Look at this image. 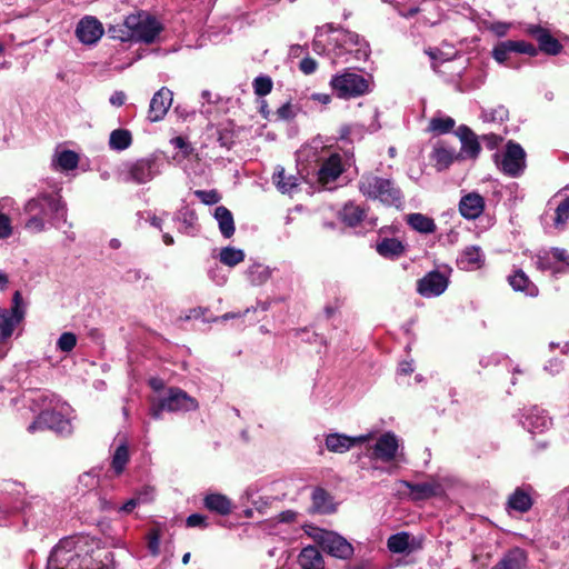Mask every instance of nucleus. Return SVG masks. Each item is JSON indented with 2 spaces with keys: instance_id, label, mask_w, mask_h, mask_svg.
I'll list each match as a JSON object with an SVG mask.
<instances>
[{
  "instance_id": "obj_1",
  "label": "nucleus",
  "mask_w": 569,
  "mask_h": 569,
  "mask_svg": "<svg viewBox=\"0 0 569 569\" xmlns=\"http://www.w3.org/2000/svg\"><path fill=\"white\" fill-rule=\"evenodd\" d=\"M24 212L29 216L24 228L32 233L44 231L47 223L56 228L67 223V207L58 193H41L30 199Z\"/></svg>"
},
{
  "instance_id": "obj_2",
  "label": "nucleus",
  "mask_w": 569,
  "mask_h": 569,
  "mask_svg": "<svg viewBox=\"0 0 569 569\" xmlns=\"http://www.w3.org/2000/svg\"><path fill=\"white\" fill-rule=\"evenodd\" d=\"M124 29H112L113 38L121 41L151 43L162 30L159 21L146 13L129 14L123 21Z\"/></svg>"
},
{
  "instance_id": "obj_3",
  "label": "nucleus",
  "mask_w": 569,
  "mask_h": 569,
  "mask_svg": "<svg viewBox=\"0 0 569 569\" xmlns=\"http://www.w3.org/2000/svg\"><path fill=\"white\" fill-rule=\"evenodd\" d=\"M50 406L52 408L43 409L29 426V431L33 432L46 427L60 435H70L72 432L71 407L66 402H61L54 396L50 398Z\"/></svg>"
},
{
  "instance_id": "obj_4",
  "label": "nucleus",
  "mask_w": 569,
  "mask_h": 569,
  "mask_svg": "<svg viewBox=\"0 0 569 569\" xmlns=\"http://www.w3.org/2000/svg\"><path fill=\"white\" fill-rule=\"evenodd\" d=\"M360 192L373 200H379L383 204L399 208L402 203V194L392 180L381 178L375 174H363L359 180Z\"/></svg>"
},
{
  "instance_id": "obj_5",
  "label": "nucleus",
  "mask_w": 569,
  "mask_h": 569,
  "mask_svg": "<svg viewBox=\"0 0 569 569\" xmlns=\"http://www.w3.org/2000/svg\"><path fill=\"white\" fill-rule=\"evenodd\" d=\"M330 87L341 99L357 98L370 91L369 81L361 74L350 71L335 74L330 80Z\"/></svg>"
},
{
  "instance_id": "obj_6",
  "label": "nucleus",
  "mask_w": 569,
  "mask_h": 569,
  "mask_svg": "<svg viewBox=\"0 0 569 569\" xmlns=\"http://www.w3.org/2000/svg\"><path fill=\"white\" fill-rule=\"evenodd\" d=\"M160 171V162L156 158H142L124 163L121 179L126 182L142 184L151 181Z\"/></svg>"
},
{
  "instance_id": "obj_7",
  "label": "nucleus",
  "mask_w": 569,
  "mask_h": 569,
  "mask_svg": "<svg viewBox=\"0 0 569 569\" xmlns=\"http://www.w3.org/2000/svg\"><path fill=\"white\" fill-rule=\"evenodd\" d=\"M313 539L325 552L338 559H349L355 552L353 546L335 531L317 529L313 533Z\"/></svg>"
},
{
  "instance_id": "obj_8",
  "label": "nucleus",
  "mask_w": 569,
  "mask_h": 569,
  "mask_svg": "<svg viewBox=\"0 0 569 569\" xmlns=\"http://www.w3.org/2000/svg\"><path fill=\"white\" fill-rule=\"evenodd\" d=\"M535 264L537 269L550 271L553 276L569 272V254L565 249L551 248L536 254Z\"/></svg>"
},
{
  "instance_id": "obj_9",
  "label": "nucleus",
  "mask_w": 569,
  "mask_h": 569,
  "mask_svg": "<svg viewBox=\"0 0 569 569\" xmlns=\"http://www.w3.org/2000/svg\"><path fill=\"white\" fill-rule=\"evenodd\" d=\"M497 166L509 177L516 178L521 176L526 169L525 150L520 144L509 141Z\"/></svg>"
},
{
  "instance_id": "obj_10",
  "label": "nucleus",
  "mask_w": 569,
  "mask_h": 569,
  "mask_svg": "<svg viewBox=\"0 0 569 569\" xmlns=\"http://www.w3.org/2000/svg\"><path fill=\"white\" fill-rule=\"evenodd\" d=\"M335 42L337 48L340 49L337 54L351 53L357 60H367L369 57L370 49L368 42L355 32L340 30L335 38Z\"/></svg>"
},
{
  "instance_id": "obj_11",
  "label": "nucleus",
  "mask_w": 569,
  "mask_h": 569,
  "mask_svg": "<svg viewBox=\"0 0 569 569\" xmlns=\"http://www.w3.org/2000/svg\"><path fill=\"white\" fill-rule=\"evenodd\" d=\"M399 440L392 432H385L368 448V457L371 460L391 462L397 458Z\"/></svg>"
},
{
  "instance_id": "obj_12",
  "label": "nucleus",
  "mask_w": 569,
  "mask_h": 569,
  "mask_svg": "<svg viewBox=\"0 0 569 569\" xmlns=\"http://www.w3.org/2000/svg\"><path fill=\"white\" fill-rule=\"evenodd\" d=\"M449 284V277L438 270L428 272L417 283V291L426 298L442 295Z\"/></svg>"
},
{
  "instance_id": "obj_13",
  "label": "nucleus",
  "mask_w": 569,
  "mask_h": 569,
  "mask_svg": "<svg viewBox=\"0 0 569 569\" xmlns=\"http://www.w3.org/2000/svg\"><path fill=\"white\" fill-rule=\"evenodd\" d=\"M345 171V164L342 158L337 152H331L327 158L321 160L318 169V181L327 187L335 182L341 173Z\"/></svg>"
},
{
  "instance_id": "obj_14",
  "label": "nucleus",
  "mask_w": 569,
  "mask_h": 569,
  "mask_svg": "<svg viewBox=\"0 0 569 569\" xmlns=\"http://www.w3.org/2000/svg\"><path fill=\"white\" fill-rule=\"evenodd\" d=\"M525 31L538 41V50L550 56H557L561 52L562 44L546 28L539 24H528Z\"/></svg>"
},
{
  "instance_id": "obj_15",
  "label": "nucleus",
  "mask_w": 569,
  "mask_h": 569,
  "mask_svg": "<svg viewBox=\"0 0 569 569\" xmlns=\"http://www.w3.org/2000/svg\"><path fill=\"white\" fill-rule=\"evenodd\" d=\"M163 406L169 412L193 411L198 409V401L183 390L172 388L163 398Z\"/></svg>"
},
{
  "instance_id": "obj_16",
  "label": "nucleus",
  "mask_w": 569,
  "mask_h": 569,
  "mask_svg": "<svg viewBox=\"0 0 569 569\" xmlns=\"http://www.w3.org/2000/svg\"><path fill=\"white\" fill-rule=\"evenodd\" d=\"M76 34L80 42L93 44L102 37L103 27L97 18L87 16L78 22Z\"/></svg>"
},
{
  "instance_id": "obj_17",
  "label": "nucleus",
  "mask_w": 569,
  "mask_h": 569,
  "mask_svg": "<svg viewBox=\"0 0 569 569\" xmlns=\"http://www.w3.org/2000/svg\"><path fill=\"white\" fill-rule=\"evenodd\" d=\"M371 433L349 437L342 433H330L326 437V447L331 452L343 453L356 445L365 443L371 439Z\"/></svg>"
},
{
  "instance_id": "obj_18",
  "label": "nucleus",
  "mask_w": 569,
  "mask_h": 569,
  "mask_svg": "<svg viewBox=\"0 0 569 569\" xmlns=\"http://www.w3.org/2000/svg\"><path fill=\"white\" fill-rule=\"evenodd\" d=\"M172 104V92L166 88L162 87L160 90H158L149 106V112H148V119L151 122L160 121L164 118L167 114L169 108Z\"/></svg>"
},
{
  "instance_id": "obj_19",
  "label": "nucleus",
  "mask_w": 569,
  "mask_h": 569,
  "mask_svg": "<svg viewBox=\"0 0 569 569\" xmlns=\"http://www.w3.org/2000/svg\"><path fill=\"white\" fill-rule=\"evenodd\" d=\"M485 210V199L477 192H470L463 196L459 201V211L468 220H475L481 216Z\"/></svg>"
},
{
  "instance_id": "obj_20",
  "label": "nucleus",
  "mask_w": 569,
  "mask_h": 569,
  "mask_svg": "<svg viewBox=\"0 0 569 569\" xmlns=\"http://www.w3.org/2000/svg\"><path fill=\"white\" fill-rule=\"evenodd\" d=\"M485 263V254L480 247H466L457 259V264L461 270L475 271L480 269Z\"/></svg>"
},
{
  "instance_id": "obj_21",
  "label": "nucleus",
  "mask_w": 569,
  "mask_h": 569,
  "mask_svg": "<svg viewBox=\"0 0 569 569\" xmlns=\"http://www.w3.org/2000/svg\"><path fill=\"white\" fill-rule=\"evenodd\" d=\"M401 483L410 490L413 500H426L439 496L442 492V487L437 480H431L421 483H412L409 481H401Z\"/></svg>"
},
{
  "instance_id": "obj_22",
  "label": "nucleus",
  "mask_w": 569,
  "mask_h": 569,
  "mask_svg": "<svg viewBox=\"0 0 569 569\" xmlns=\"http://www.w3.org/2000/svg\"><path fill=\"white\" fill-rule=\"evenodd\" d=\"M523 417L522 426L530 432H541L551 423L546 412L538 407L530 408Z\"/></svg>"
},
{
  "instance_id": "obj_23",
  "label": "nucleus",
  "mask_w": 569,
  "mask_h": 569,
  "mask_svg": "<svg viewBox=\"0 0 569 569\" xmlns=\"http://www.w3.org/2000/svg\"><path fill=\"white\" fill-rule=\"evenodd\" d=\"M558 198L561 199L555 208L553 227L557 230L562 231L569 223V196L563 194V190H561L552 197L549 204Z\"/></svg>"
},
{
  "instance_id": "obj_24",
  "label": "nucleus",
  "mask_w": 569,
  "mask_h": 569,
  "mask_svg": "<svg viewBox=\"0 0 569 569\" xmlns=\"http://www.w3.org/2000/svg\"><path fill=\"white\" fill-rule=\"evenodd\" d=\"M461 140V151L458 153L459 158H477L480 152V144L475 133L466 126L459 128Z\"/></svg>"
},
{
  "instance_id": "obj_25",
  "label": "nucleus",
  "mask_w": 569,
  "mask_h": 569,
  "mask_svg": "<svg viewBox=\"0 0 569 569\" xmlns=\"http://www.w3.org/2000/svg\"><path fill=\"white\" fill-rule=\"evenodd\" d=\"M213 217L218 222V227L222 237L230 239L236 231L234 220L231 211L224 206H218L213 211Z\"/></svg>"
},
{
  "instance_id": "obj_26",
  "label": "nucleus",
  "mask_w": 569,
  "mask_h": 569,
  "mask_svg": "<svg viewBox=\"0 0 569 569\" xmlns=\"http://www.w3.org/2000/svg\"><path fill=\"white\" fill-rule=\"evenodd\" d=\"M527 563V553L520 548L509 550L503 558L491 569H523Z\"/></svg>"
},
{
  "instance_id": "obj_27",
  "label": "nucleus",
  "mask_w": 569,
  "mask_h": 569,
  "mask_svg": "<svg viewBox=\"0 0 569 569\" xmlns=\"http://www.w3.org/2000/svg\"><path fill=\"white\" fill-rule=\"evenodd\" d=\"M23 312H13L12 310L0 307V337L2 340L10 338L16 326L22 320Z\"/></svg>"
},
{
  "instance_id": "obj_28",
  "label": "nucleus",
  "mask_w": 569,
  "mask_h": 569,
  "mask_svg": "<svg viewBox=\"0 0 569 569\" xmlns=\"http://www.w3.org/2000/svg\"><path fill=\"white\" fill-rule=\"evenodd\" d=\"M387 546L393 553H409L417 548L415 539L408 532H399L390 536Z\"/></svg>"
},
{
  "instance_id": "obj_29",
  "label": "nucleus",
  "mask_w": 569,
  "mask_h": 569,
  "mask_svg": "<svg viewBox=\"0 0 569 569\" xmlns=\"http://www.w3.org/2000/svg\"><path fill=\"white\" fill-rule=\"evenodd\" d=\"M377 252L387 259H397L405 253L403 243L396 238H383L376 246Z\"/></svg>"
},
{
  "instance_id": "obj_30",
  "label": "nucleus",
  "mask_w": 569,
  "mask_h": 569,
  "mask_svg": "<svg viewBox=\"0 0 569 569\" xmlns=\"http://www.w3.org/2000/svg\"><path fill=\"white\" fill-rule=\"evenodd\" d=\"M299 563L302 569H325V561L320 551L313 547H305L299 555Z\"/></svg>"
},
{
  "instance_id": "obj_31",
  "label": "nucleus",
  "mask_w": 569,
  "mask_h": 569,
  "mask_svg": "<svg viewBox=\"0 0 569 569\" xmlns=\"http://www.w3.org/2000/svg\"><path fill=\"white\" fill-rule=\"evenodd\" d=\"M26 525L37 526L43 520L46 505L41 499H34L22 508Z\"/></svg>"
},
{
  "instance_id": "obj_32",
  "label": "nucleus",
  "mask_w": 569,
  "mask_h": 569,
  "mask_svg": "<svg viewBox=\"0 0 569 569\" xmlns=\"http://www.w3.org/2000/svg\"><path fill=\"white\" fill-rule=\"evenodd\" d=\"M406 221L417 232L429 234L436 231L433 219L426 214L410 213L406 217Z\"/></svg>"
},
{
  "instance_id": "obj_33",
  "label": "nucleus",
  "mask_w": 569,
  "mask_h": 569,
  "mask_svg": "<svg viewBox=\"0 0 569 569\" xmlns=\"http://www.w3.org/2000/svg\"><path fill=\"white\" fill-rule=\"evenodd\" d=\"M509 283L516 291L525 292L527 296L536 297L538 288L532 283L522 270L516 271L509 277Z\"/></svg>"
},
{
  "instance_id": "obj_34",
  "label": "nucleus",
  "mask_w": 569,
  "mask_h": 569,
  "mask_svg": "<svg viewBox=\"0 0 569 569\" xmlns=\"http://www.w3.org/2000/svg\"><path fill=\"white\" fill-rule=\"evenodd\" d=\"M298 178L293 174H286L282 167H277L273 174L272 181L282 193H290L298 187Z\"/></svg>"
},
{
  "instance_id": "obj_35",
  "label": "nucleus",
  "mask_w": 569,
  "mask_h": 569,
  "mask_svg": "<svg viewBox=\"0 0 569 569\" xmlns=\"http://www.w3.org/2000/svg\"><path fill=\"white\" fill-rule=\"evenodd\" d=\"M204 507L214 511L219 515H228L231 511V501L223 495L220 493H211L206 496L203 500Z\"/></svg>"
},
{
  "instance_id": "obj_36",
  "label": "nucleus",
  "mask_w": 569,
  "mask_h": 569,
  "mask_svg": "<svg viewBox=\"0 0 569 569\" xmlns=\"http://www.w3.org/2000/svg\"><path fill=\"white\" fill-rule=\"evenodd\" d=\"M432 158L436 162V168L441 171L450 167L455 160L459 158L453 149L447 147H437L433 150Z\"/></svg>"
},
{
  "instance_id": "obj_37",
  "label": "nucleus",
  "mask_w": 569,
  "mask_h": 569,
  "mask_svg": "<svg viewBox=\"0 0 569 569\" xmlns=\"http://www.w3.org/2000/svg\"><path fill=\"white\" fill-rule=\"evenodd\" d=\"M246 276L252 286H261L268 281L271 276V271L264 264L253 263L247 269Z\"/></svg>"
},
{
  "instance_id": "obj_38",
  "label": "nucleus",
  "mask_w": 569,
  "mask_h": 569,
  "mask_svg": "<svg viewBox=\"0 0 569 569\" xmlns=\"http://www.w3.org/2000/svg\"><path fill=\"white\" fill-rule=\"evenodd\" d=\"M244 258V251L234 247H224L219 252L220 262L229 268L238 266Z\"/></svg>"
},
{
  "instance_id": "obj_39",
  "label": "nucleus",
  "mask_w": 569,
  "mask_h": 569,
  "mask_svg": "<svg viewBox=\"0 0 569 569\" xmlns=\"http://www.w3.org/2000/svg\"><path fill=\"white\" fill-rule=\"evenodd\" d=\"M132 136L129 130L116 129L110 133L109 147L112 150L122 151L130 147Z\"/></svg>"
},
{
  "instance_id": "obj_40",
  "label": "nucleus",
  "mask_w": 569,
  "mask_h": 569,
  "mask_svg": "<svg viewBox=\"0 0 569 569\" xmlns=\"http://www.w3.org/2000/svg\"><path fill=\"white\" fill-rule=\"evenodd\" d=\"M341 219L350 227H355L365 218V210L359 206L350 202L341 210Z\"/></svg>"
},
{
  "instance_id": "obj_41",
  "label": "nucleus",
  "mask_w": 569,
  "mask_h": 569,
  "mask_svg": "<svg viewBox=\"0 0 569 569\" xmlns=\"http://www.w3.org/2000/svg\"><path fill=\"white\" fill-rule=\"evenodd\" d=\"M532 500L522 489H516L509 497L508 506L519 512H526L531 508Z\"/></svg>"
},
{
  "instance_id": "obj_42",
  "label": "nucleus",
  "mask_w": 569,
  "mask_h": 569,
  "mask_svg": "<svg viewBox=\"0 0 569 569\" xmlns=\"http://www.w3.org/2000/svg\"><path fill=\"white\" fill-rule=\"evenodd\" d=\"M128 461L129 450L128 447L124 443H122L116 449L112 456L111 468L116 476H119L123 472Z\"/></svg>"
},
{
  "instance_id": "obj_43",
  "label": "nucleus",
  "mask_w": 569,
  "mask_h": 569,
  "mask_svg": "<svg viewBox=\"0 0 569 569\" xmlns=\"http://www.w3.org/2000/svg\"><path fill=\"white\" fill-rule=\"evenodd\" d=\"M54 162L61 170L69 171L78 167L79 157L71 150H63L56 156Z\"/></svg>"
},
{
  "instance_id": "obj_44",
  "label": "nucleus",
  "mask_w": 569,
  "mask_h": 569,
  "mask_svg": "<svg viewBox=\"0 0 569 569\" xmlns=\"http://www.w3.org/2000/svg\"><path fill=\"white\" fill-rule=\"evenodd\" d=\"M456 122L450 117H433L430 122L428 130L433 133L442 134L453 129Z\"/></svg>"
},
{
  "instance_id": "obj_45",
  "label": "nucleus",
  "mask_w": 569,
  "mask_h": 569,
  "mask_svg": "<svg viewBox=\"0 0 569 569\" xmlns=\"http://www.w3.org/2000/svg\"><path fill=\"white\" fill-rule=\"evenodd\" d=\"M67 551H64L63 546L57 545L49 556L47 569H64L62 563L69 560V558L64 557Z\"/></svg>"
},
{
  "instance_id": "obj_46",
  "label": "nucleus",
  "mask_w": 569,
  "mask_h": 569,
  "mask_svg": "<svg viewBox=\"0 0 569 569\" xmlns=\"http://www.w3.org/2000/svg\"><path fill=\"white\" fill-rule=\"evenodd\" d=\"M508 109L503 106H498L496 108L483 110L481 113V118L487 122H503L508 119Z\"/></svg>"
},
{
  "instance_id": "obj_47",
  "label": "nucleus",
  "mask_w": 569,
  "mask_h": 569,
  "mask_svg": "<svg viewBox=\"0 0 569 569\" xmlns=\"http://www.w3.org/2000/svg\"><path fill=\"white\" fill-rule=\"evenodd\" d=\"M253 91L259 97H264L271 92L273 83L270 77L259 76L252 82Z\"/></svg>"
},
{
  "instance_id": "obj_48",
  "label": "nucleus",
  "mask_w": 569,
  "mask_h": 569,
  "mask_svg": "<svg viewBox=\"0 0 569 569\" xmlns=\"http://www.w3.org/2000/svg\"><path fill=\"white\" fill-rule=\"evenodd\" d=\"M329 497L323 489H316L312 493V502L313 507L317 511L321 513H327L330 511V507L328 505Z\"/></svg>"
},
{
  "instance_id": "obj_49",
  "label": "nucleus",
  "mask_w": 569,
  "mask_h": 569,
  "mask_svg": "<svg viewBox=\"0 0 569 569\" xmlns=\"http://www.w3.org/2000/svg\"><path fill=\"white\" fill-rule=\"evenodd\" d=\"M508 41H509L510 49L512 50V53H523V54H528L530 57H535L538 53V49L529 42H526L523 40H519V41L508 40Z\"/></svg>"
},
{
  "instance_id": "obj_50",
  "label": "nucleus",
  "mask_w": 569,
  "mask_h": 569,
  "mask_svg": "<svg viewBox=\"0 0 569 569\" xmlns=\"http://www.w3.org/2000/svg\"><path fill=\"white\" fill-rule=\"evenodd\" d=\"M76 345L77 337L72 332H63L57 341V348L63 352H70Z\"/></svg>"
},
{
  "instance_id": "obj_51",
  "label": "nucleus",
  "mask_w": 569,
  "mask_h": 569,
  "mask_svg": "<svg viewBox=\"0 0 569 569\" xmlns=\"http://www.w3.org/2000/svg\"><path fill=\"white\" fill-rule=\"evenodd\" d=\"M512 53L509 41L499 42L492 50L495 60L499 63H505L508 60V56Z\"/></svg>"
},
{
  "instance_id": "obj_52",
  "label": "nucleus",
  "mask_w": 569,
  "mask_h": 569,
  "mask_svg": "<svg viewBox=\"0 0 569 569\" xmlns=\"http://www.w3.org/2000/svg\"><path fill=\"white\" fill-rule=\"evenodd\" d=\"M297 114V108L291 102H286L274 112L276 120H291Z\"/></svg>"
},
{
  "instance_id": "obj_53",
  "label": "nucleus",
  "mask_w": 569,
  "mask_h": 569,
  "mask_svg": "<svg viewBox=\"0 0 569 569\" xmlns=\"http://www.w3.org/2000/svg\"><path fill=\"white\" fill-rule=\"evenodd\" d=\"M194 196L204 204H216L221 199L216 190H196Z\"/></svg>"
},
{
  "instance_id": "obj_54",
  "label": "nucleus",
  "mask_w": 569,
  "mask_h": 569,
  "mask_svg": "<svg viewBox=\"0 0 569 569\" xmlns=\"http://www.w3.org/2000/svg\"><path fill=\"white\" fill-rule=\"evenodd\" d=\"M13 234V227L11 219L0 212V240H6Z\"/></svg>"
},
{
  "instance_id": "obj_55",
  "label": "nucleus",
  "mask_w": 569,
  "mask_h": 569,
  "mask_svg": "<svg viewBox=\"0 0 569 569\" xmlns=\"http://www.w3.org/2000/svg\"><path fill=\"white\" fill-rule=\"evenodd\" d=\"M511 26L512 24L509 22L497 21L487 24V29L493 32L497 37H505L508 33Z\"/></svg>"
},
{
  "instance_id": "obj_56",
  "label": "nucleus",
  "mask_w": 569,
  "mask_h": 569,
  "mask_svg": "<svg viewBox=\"0 0 569 569\" xmlns=\"http://www.w3.org/2000/svg\"><path fill=\"white\" fill-rule=\"evenodd\" d=\"M148 549L152 556L159 555L160 551V535L157 530L149 533Z\"/></svg>"
},
{
  "instance_id": "obj_57",
  "label": "nucleus",
  "mask_w": 569,
  "mask_h": 569,
  "mask_svg": "<svg viewBox=\"0 0 569 569\" xmlns=\"http://www.w3.org/2000/svg\"><path fill=\"white\" fill-rule=\"evenodd\" d=\"M318 63L315 59L306 57L300 61L299 68L305 74H311L317 70Z\"/></svg>"
},
{
  "instance_id": "obj_58",
  "label": "nucleus",
  "mask_w": 569,
  "mask_h": 569,
  "mask_svg": "<svg viewBox=\"0 0 569 569\" xmlns=\"http://www.w3.org/2000/svg\"><path fill=\"white\" fill-rule=\"evenodd\" d=\"M206 520L207 519L204 516H202L200 513H192L187 518L186 523H187V527H190V528H194V527L204 528V527H207Z\"/></svg>"
},
{
  "instance_id": "obj_59",
  "label": "nucleus",
  "mask_w": 569,
  "mask_h": 569,
  "mask_svg": "<svg viewBox=\"0 0 569 569\" xmlns=\"http://www.w3.org/2000/svg\"><path fill=\"white\" fill-rule=\"evenodd\" d=\"M170 142L174 148L180 149L184 156H189L192 152L191 146L182 137H174Z\"/></svg>"
},
{
  "instance_id": "obj_60",
  "label": "nucleus",
  "mask_w": 569,
  "mask_h": 569,
  "mask_svg": "<svg viewBox=\"0 0 569 569\" xmlns=\"http://www.w3.org/2000/svg\"><path fill=\"white\" fill-rule=\"evenodd\" d=\"M146 502V499L141 498L140 495H137L136 497L129 499L126 503H123L121 507H120V511L122 512H126V513H129L131 512L137 506H139L140 503H143Z\"/></svg>"
},
{
  "instance_id": "obj_61",
  "label": "nucleus",
  "mask_w": 569,
  "mask_h": 569,
  "mask_svg": "<svg viewBox=\"0 0 569 569\" xmlns=\"http://www.w3.org/2000/svg\"><path fill=\"white\" fill-rule=\"evenodd\" d=\"M296 518H297V512L292 511V510L282 511L277 516V519L279 522H287V523L296 521Z\"/></svg>"
},
{
  "instance_id": "obj_62",
  "label": "nucleus",
  "mask_w": 569,
  "mask_h": 569,
  "mask_svg": "<svg viewBox=\"0 0 569 569\" xmlns=\"http://www.w3.org/2000/svg\"><path fill=\"white\" fill-rule=\"evenodd\" d=\"M109 101L114 107H121L126 102V93L123 91H116L111 94Z\"/></svg>"
},
{
  "instance_id": "obj_63",
  "label": "nucleus",
  "mask_w": 569,
  "mask_h": 569,
  "mask_svg": "<svg viewBox=\"0 0 569 569\" xmlns=\"http://www.w3.org/2000/svg\"><path fill=\"white\" fill-rule=\"evenodd\" d=\"M163 411H167V408L163 406V399H161L158 403H152V406L150 408V415L154 419H160L161 418V413Z\"/></svg>"
},
{
  "instance_id": "obj_64",
  "label": "nucleus",
  "mask_w": 569,
  "mask_h": 569,
  "mask_svg": "<svg viewBox=\"0 0 569 569\" xmlns=\"http://www.w3.org/2000/svg\"><path fill=\"white\" fill-rule=\"evenodd\" d=\"M482 140L489 149H495L501 142V138L497 134H486Z\"/></svg>"
}]
</instances>
